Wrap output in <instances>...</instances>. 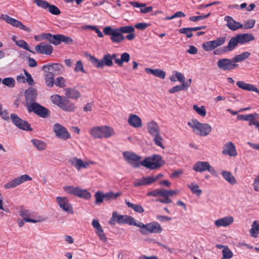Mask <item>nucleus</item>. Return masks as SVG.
<instances>
[{
	"label": "nucleus",
	"instance_id": "nucleus-49",
	"mask_svg": "<svg viewBox=\"0 0 259 259\" xmlns=\"http://www.w3.org/2000/svg\"><path fill=\"white\" fill-rule=\"evenodd\" d=\"M226 39V37H221L217 38L216 40H211L214 48L215 49L217 47L223 45L225 43Z\"/></svg>",
	"mask_w": 259,
	"mask_h": 259
},
{
	"label": "nucleus",
	"instance_id": "nucleus-50",
	"mask_svg": "<svg viewBox=\"0 0 259 259\" xmlns=\"http://www.w3.org/2000/svg\"><path fill=\"white\" fill-rule=\"evenodd\" d=\"M33 2L38 7L45 10L48 9L50 4L48 2L44 0H34Z\"/></svg>",
	"mask_w": 259,
	"mask_h": 259
},
{
	"label": "nucleus",
	"instance_id": "nucleus-36",
	"mask_svg": "<svg viewBox=\"0 0 259 259\" xmlns=\"http://www.w3.org/2000/svg\"><path fill=\"white\" fill-rule=\"evenodd\" d=\"M250 55V53L248 52H244L241 54L235 55L233 58L235 63L236 62H242L247 58H248Z\"/></svg>",
	"mask_w": 259,
	"mask_h": 259
},
{
	"label": "nucleus",
	"instance_id": "nucleus-17",
	"mask_svg": "<svg viewBox=\"0 0 259 259\" xmlns=\"http://www.w3.org/2000/svg\"><path fill=\"white\" fill-rule=\"evenodd\" d=\"M222 153L231 157L237 156V152L235 145L232 142H227L224 145Z\"/></svg>",
	"mask_w": 259,
	"mask_h": 259
},
{
	"label": "nucleus",
	"instance_id": "nucleus-9",
	"mask_svg": "<svg viewBox=\"0 0 259 259\" xmlns=\"http://www.w3.org/2000/svg\"><path fill=\"white\" fill-rule=\"evenodd\" d=\"M42 70L48 74H52L53 77L60 74L63 71V66L59 64H52L44 65Z\"/></svg>",
	"mask_w": 259,
	"mask_h": 259
},
{
	"label": "nucleus",
	"instance_id": "nucleus-3",
	"mask_svg": "<svg viewBox=\"0 0 259 259\" xmlns=\"http://www.w3.org/2000/svg\"><path fill=\"white\" fill-rule=\"evenodd\" d=\"M188 124L193 131L197 130V134L200 136H206L211 131V127L207 123H201L197 119H192L188 122Z\"/></svg>",
	"mask_w": 259,
	"mask_h": 259
},
{
	"label": "nucleus",
	"instance_id": "nucleus-12",
	"mask_svg": "<svg viewBox=\"0 0 259 259\" xmlns=\"http://www.w3.org/2000/svg\"><path fill=\"white\" fill-rule=\"evenodd\" d=\"M32 180V178L27 174L21 175L20 177H18L11 181L7 183L4 185L5 189H12L16 187L18 185L22 183Z\"/></svg>",
	"mask_w": 259,
	"mask_h": 259
},
{
	"label": "nucleus",
	"instance_id": "nucleus-39",
	"mask_svg": "<svg viewBox=\"0 0 259 259\" xmlns=\"http://www.w3.org/2000/svg\"><path fill=\"white\" fill-rule=\"evenodd\" d=\"M124 224H127L130 225H133L135 226H137L140 227L141 229V225H142V223L139 222L137 223L136 220L130 215H126V220H125Z\"/></svg>",
	"mask_w": 259,
	"mask_h": 259
},
{
	"label": "nucleus",
	"instance_id": "nucleus-46",
	"mask_svg": "<svg viewBox=\"0 0 259 259\" xmlns=\"http://www.w3.org/2000/svg\"><path fill=\"white\" fill-rule=\"evenodd\" d=\"M96 200L95 204H99L103 202L105 200L104 193L102 191H98L95 194Z\"/></svg>",
	"mask_w": 259,
	"mask_h": 259
},
{
	"label": "nucleus",
	"instance_id": "nucleus-30",
	"mask_svg": "<svg viewBox=\"0 0 259 259\" xmlns=\"http://www.w3.org/2000/svg\"><path fill=\"white\" fill-rule=\"evenodd\" d=\"M19 213L20 215L23 218L24 220L26 222L36 223L40 221L39 220H34L29 218L28 217L30 216V214L29 211L28 210L21 209L19 211Z\"/></svg>",
	"mask_w": 259,
	"mask_h": 259
},
{
	"label": "nucleus",
	"instance_id": "nucleus-15",
	"mask_svg": "<svg viewBox=\"0 0 259 259\" xmlns=\"http://www.w3.org/2000/svg\"><path fill=\"white\" fill-rule=\"evenodd\" d=\"M35 50L39 54L50 55L53 53V47L49 44L42 42L35 46Z\"/></svg>",
	"mask_w": 259,
	"mask_h": 259
},
{
	"label": "nucleus",
	"instance_id": "nucleus-51",
	"mask_svg": "<svg viewBox=\"0 0 259 259\" xmlns=\"http://www.w3.org/2000/svg\"><path fill=\"white\" fill-rule=\"evenodd\" d=\"M255 20L254 19H250L245 21L243 24L242 28L244 29H251L254 26Z\"/></svg>",
	"mask_w": 259,
	"mask_h": 259
},
{
	"label": "nucleus",
	"instance_id": "nucleus-62",
	"mask_svg": "<svg viewBox=\"0 0 259 259\" xmlns=\"http://www.w3.org/2000/svg\"><path fill=\"white\" fill-rule=\"evenodd\" d=\"M182 90H184L183 87L182 86V84H181V85H178L170 89L168 92L170 94H173V93L179 92Z\"/></svg>",
	"mask_w": 259,
	"mask_h": 259
},
{
	"label": "nucleus",
	"instance_id": "nucleus-5",
	"mask_svg": "<svg viewBox=\"0 0 259 259\" xmlns=\"http://www.w3.org/2000/svg\"><path fill=\"white\" fill-rule=\"evenodd\" d=\"M85 54L90 57V61L97 68H102L104 66L111 67L113 65V62L111 59L110 54L104 55L101 60H99L94 56L89 55L87 53Z\"/></svg>",
	"mask_w": 259,
	"mask_h": 259
},
{
	"label": "nucleus",
	"instance_id": "nucleus-41",
	"mask_svg": "<svg viewBox=\"0 0 259 259\" xmlns=\"http://www.w3.org/2000/svg\"><path fill=\"white\" fill-rule=\"evenodd\" d=\"M187 186L190 188L191 192L198 196H199L202 191L199 188V186L197 184L195 185L194 183H192L189 184H187Z\"/></svg>",
	"mask_w": 259,
	"mask_h": 259
},
{
	"label": "nucleus",
	"instance_id": "nucleus-43",
	"mask_svg": "<svg viewBox=\"0 0 259 259\" xmlns=\"http://www.w3.org/2000/svg\"><path fill=\"white\" fill-rule=\"evenodd\" d=\"M223 257L221 259H231L233 256V253L228 247H224L222 250Z\"/></svg>",
	"mask_w": 259,
	"mask_h": 259
},
{
	"label": "nucleus",
	"instance_id": "nucleus-32",
	"mask_svg": "<svg viewBox=\"0 0 259 259\" xmlns=\"http://www.w3.org/2000/svg\"><path fill=\"white\" fill-rule=\"evenodd\" d=\"M222 175L225 180L231 185L235 184L237 182L235 177L232 175L231 172L227 170H223Z\"/></svg>",
	"mask_w": 259,
	"mask_h": 259
},
{
	"label": "nucleus",
	"instance_id": "nucleus-13",
	"mask_svg": "<svg viewBox=\"0 0 259 259\" xmlns=\"http://www.w3.org/2000/svg\"><path fill=\"white\" fill-rule=\"evenodd\" d=\"M217 65L218 67L223 70H231L238 66V64L235 63L233 58L219 59L217 62Z\"/></svg>",
	"mask_w": 259,
	"mask_h": 259
},
{
	"label": "nucleus",
	"instance_id": "nucleus-57",
	"mask_svg": "<svg viewBox=\"0 0 259 259\" xmlns=\"http://www.w3.org/2000/svg\"><path fill=\"white\" fill-rule=\"evenodd\" d=\"M96 233L98 235L99 238L100 240L104 242H106L107 240V238L105 235V233L104 232V231L102 228L96 231Z\"/></svg>",
	"mask_w": 259,
	"mask_h": 259
},
{
	"label": "nucleus",
	"instance_id": "nucleus-59",
	"mask_svg": "<svg viewBox=\"0 0 259 259\" xmlns=\"http://www.w3.org/2000/svg\"><path fill=\"white\" fill-rule=\"evenodd\" d=\"M150 26V24L146 23H138L135 25V28L141 30H145L147 27Z\"/></svg>",
	"mask_w": 259,
	"mask_h": 259
},
{
	"label": "nucleus",
	"instance_id": "nucleus-11",
	"mask_svg": "<svg viewBox=\"0 0 259 259\" xmlns=\"http://www.w3.org/2000/svg\"><path fill=\"white\" fill-rule=\"evenodd\" d=\"M194 170L197 172H203L208 170L212 175L216 176L217 172L214 168L207 161H198L193 166Z\"/></svg>",
	"mask_w": 259,
	"mask_h": 259
},
{
	"label": "nucleus",
	"instance_id": "nucleus-26",
	"mask_svg": "<svg viewBox=\"0 0 259 259\" xmlns=\"http://www.w3.org/2000/svg\"><path fill=\"white\" fill-rule=\"evenodd\" d=\"M236 38L240 44H243L254 39V37L250 33L238 34L236 35Z\"/></svg>",
	"mask_w": 259,
	"mask_h": 259
},
{
	"label": "nucleus",
	"instance_id": "nucleus-34",
	"mask_svg": "<svg viewBox=\"0 0 259 259\" xmlns=\"http://www.w3.org/2000/svg\"><path fill=\"white\" fill-rule=\"evenodd\" d=\"M75 196L85 199H89L91 197V194L88 191L79 188H78Z\"/></svg>",
	"mask_w": 259,
	"mask_h": 259
},
{
	"label": "nucleus",
	"instance_id": "nucleus-10",
	"mask_svg": "<svg viewBox=\"0 0 259 259\" xmlns=\"http://www.w3.org/2000/svg\"><path fill=\"white\" fill-rule=\"evenodd\" d=\"M0 19L5 20L7 23L12 25L14 27L19 28L28 32H29L31 31L30 28L25 26L20 21L10 17L9 15L2 14L0 16Z\"/></svg>",
	"mask_w": 259,
	"mask_h": 259
},
{
	"label": "nucleus",
	"instance_id": "nucleus-14",
	"mask_svg": "<svg viewBox=\"0 0 259 259\" xmlns=\"http://www.w3.org/2000/svg\"><path fill=\"white\" fill-rule=\"evenodd\" d=\"M43 39H46L54 45H60L62 42H65V35L63 34H52L50 33H43L41 35Z\"/></svg>",
	"mask_w": 259,
	"mask_h": 259
},
{
	"label": "nucleus",
	"instance_id": "nucleus-1",
	"mask_svg": "<svg viewBox=\"0 0 259 259\" xmlns=\"http://www.w3.org/2000/svg\"><path fill=\"white\" fill-rule=\"evenodd\" d=\"M124 159L133 167L138 168L140 165L150 169H155L161 167L164 163L162 157L157 154L146 157L140 162L141 157L135 153L125 151L123 153Z\"/></svg>",
	"mask_w": 259,
	"mask_h": 259
},
{
	"label": "nucleus",
	"instance_id": "nucleus-29",
	"mask_svg": "<svg viewBox=\"0 0 259 259\" xmlns=\"http://www.w3.org/2000/svg\"><path fill=\"white\" fill-rule=\"evenodd\" d=\"M145 71L149 74H151L161 79H164L165 77V72L161 69H153L149 68H146Z\"/></svg>",
	"mask_w": 259,
	"mask_h": 259
},
{
	"label": "nucleus",
	"instance_id": "nucleus-48",
	"mask_svg": "<svg viewBox=\"0 0 259 259\" xmlns=\"http://www.w3.org/2000/svg\"><path fill=\"white\" fill-rule=\"evenodd\" d=\"M152 137L153 138V141L156 145L160 147L162 149L164 148V146L162 142V138L160 135V133H159V134H158V135L157 134Z\"/></svg>",
	"mask_w": 259,
	"mask_h": 259
},
{
	"label": "nucleus",
	"instance_id": "nucleus-18",
	"mask_svg": "<svg viewBox=\"0 0 259 259\" xmlns=\"http://www.w3.org/2000/svg\"><path fill=\"white\" fill-rule=\"evenodd\" d=\"M224 20L227 22V26L232 31L242 28L243 24L236 21L231 16H227L225 17Z\"/></svg>",
	"mask_w": 259,
	"mask_h": 259
},
{
	"label": "nucleus",
	"instance_id": "nucleus-45",
	"mask_svg": "<svg viewBox=\"0 0 259 259\" xmlns=\"http://www.w3.org/2000/svg\"><path fill=\"white\" fill-rule=\"evenodd\" d=\"M193 109L200 116L202 117L205 116L206 114V111L205 107L204 106H201L199 107L196 105H194L193 106Z\"/></svg>",
	"mask_w": 259,
	"mask_h": 259
},
{
	"label": "nucleus",
	"instance_id": "nucleus-56",
	"mask_svg": "<svg viewBox=\"0 0 259 259\" xmlns=\"http://www.w3.org/2000/svg\"><path fill=\"white\" fill-rule=\"evenodd\" d=\"M202 48L206 51H210L214 49L211 41H206L203 44Z\"/></svg>",
	"mask_w": 259,
	"mask_h": 259
},
{
	"label": "nucleus",
	"instance_id": "nucleus-42",
	"mask_svg": "<svg viewBox=\"0 0 259 259\" xmlns=\"http://www.w3.org/2000/svg\"><path fill=\"white\" fill-rule=\"evenodd\" d=\"M15 44L17 46H18V47L21 48H23L30 52H31L32 53H34V52L32 51H31L30 48H29V47L28 45V44L24 40H17V41H15Z\"/></svg>",
	"mask_w": 259,
	"mask_h": 259
},
{
	"label": "nucleus",
	"instance_id": "nucleus-37",
	"mask_svg": "<svg viewBox=\"0 0 259 259\" xmlns=\"http://www.w3.org/2000/svg\"><path fill=\"white\" fill-rule=\"evenodd\" d=\"M121 195V193L120 192L114 193L112 191H110L106 193H104L105 200L108 201L111 200H115Z\"/></svg>",
	"mask_w": 259,
	"mask_h": 259
},
{
	"label": "nucleus",
	"instance_id": "nucleus-2",
	"mask_svg": "<svg viewBox=\"0 0 259 259\" xmlns=\"http://www.w3.org/2000/svg\"><path fill=\"white\" fill-rule=\"evenodd\" d=\"M114 133V130L107 125L93 127L90 130V134L94 138H109Z\"/></svg>",
	"mask_w": 259,
	"mask_h": 259
},
{
	"label": "nucleus",
	"instance_id": "nucleus-38",
	"mask_svg": "<svg viewBox=\"0 0 259 259\" xmlns=\"http://www.w3.org/2000/svg\"><path fill=\"white\" fill-rule=\"evenodd\" d=\"M125 203L128 207L132 208L137 212L141 213L144 211V208L140 205L134 204L127 201H125Z\"/></svg>",
	"mask_w": 259,
	"mask_h": 259
},
{
	"label": "nucleus",
	"instance_id": "nucleus-28",
	"mask_svg": "<svg viewBox=\"0 0 259 259\" xmlns=\"http://www.w3.org/2000/svg\"><path fill=\"white\" fill-rule=\"evenodd\" d=\"M152 183L151 177H143L141 179L136 180L133 183L135 187H139L143 185H148Z\"/></svg>",
	"mask_w": 259,
	"mask_h": 259
},
{
	"label": "nucleus",
	"instance_id": "nucleus-4",
	"mask_svg": "<svg viewBox=\"0 0 259 259\" xmlns=\"http://www.w3.org/2000/svg\"><path fill=\"white\" fill-rule=\"evenodd\" d=\"M103 32L106 35L110 36V39L113 43L119 44L125 39V37L118 30V28L106 26L104 28Z\"/></svg>",
	"mask_w": 259,
	"mask_h": 259
},
{
	"label": "nucleus",
	"instance_id": "nucleus-60",
	"mask_svg": "<svg viewBox=\"0 0 259 259\" xmlns=\"http://www.w3.org/2000/svg\"><path fill=\"white\" fill-rule=\"evenodd\" d=\"M56 200L60 207L65 211V197H57Z\"/></svg>",
	"mask_w": 259,
	"mask_h": 259
},
{
	"label": "nucleus",
	"instance_id": "nucleus-25",
	"mask_svg": "<svg viewBox=\"0 0 259 259\" xmlns=\"http://www.w3.org/2000/svg\"><path fill=\"white\" fill-rule=\"evenodd\" d=\"M53 131L56 136L58 138H64L65 137V127L61 124L56 123L53 125Z\"/></svg>",
	"mask_w": 259,
	"mask_h": 259
},
{
	"label": "nucleus",
	"instance_id": "nucleus-16",
	"mask_svg": "<svg viewBox=\"0 0 259 259\" xmlns=\"http://www.w3.org/2000/svg\"><path fill=\"white\" fill-rule=\"evenodd\" d=\"M37 95V90L34 88H28L25 92V96L27 103V107L30 104L35 102V99Z\"/></svg>",
	"mask_w": 259,
	"mask_h": 259
},
{
	"label": "nucleus",
	"instance_id": "nucleus-20",
	"mask_svg": "<svg viewBox=\"0 0 259 259\" xmlns=\"http://www.w3.org/2000/svg\"><path fill=\"white\" fill-rule=\"evenodd\" d=\"M128 123L135 128L142 126V122L141 118L137 115L131 114L128 119Z\"/></svg>",
	"mask_w": 259,
	"mask_h": 259
},
{
	"label": "nucleus",
	"instance_id": "nucleus-6",
	"mask_svg": "<svg viewBox=\"0 0 259 259\" xmlns=\"http://www.w3.org/2000/svg\"><path fill=\"white\" fill-rule=\"evenodd\" d=\"M140 232L143 234H147L148 232L150 233H160L162 228L160 225L157 222L154 221L146 225L142 223Z\"/></svg>",
	"mask_w": 259,
	"mask_h": 259
},
{
	"label": "nucleus",
	"instance_id": "nucleus-22",
	"mask_svg": "<svg viewBox=\"0 0 259 259\" xmlns=\"http://www.w3.org/2000/svg\"><path fill=\"white\" fill-rule=\"evenodd\" d=\"M147 130L150 135L153 137L160 133V128L158 124L152 120L147 123Z\"/></svg>",
	"mask_w": 259,
	"mask_h": 259
},
{
	"label": "nucleus",
	"instance_id": "nucleus-58",
	"mask_svg": "<svg viewBox=\"0 0 259 259\" xmlns=\"http://www.w3.org/2000/svg\"><path fill=\"white\" fill-rule=\"evenodd\" d=\"M78 187H75L73 186H67L66 187V192L68 193L72 194L73 195H76L78 190Z\"/></svg>",
	"mask_w": 259,
	"mask_h": 259
},
{
	"label": "nucleus",
	"instance_id": "nucleus-55",
	"mask_svg": "<svg viewBox=\"0 0 259 259\" xmlns=\"http://www.w3.org/2000/svg\"><path fill=\"white\" fill-rule=\"evenodd\" d=\"M76 107L75 104L68 99H66V111H73Z\"/></svg>",
	"mask_w": 259,
	"mask_h": 259
},
{
	"label": "nucleus",
	"instance_id": "nucleus-61",
	"mask_svg": "<svg viewBox=\"0 0 259 259\" xmlns=\"http://www.w3.org/2000/svg\"><path fill=\"white\" fill-rule=\"evenodd\" d=\"M57 87H63L65 85V80L63 77H59L56 79L55 84Z\"/></svg>",
	"mask_w": 259,
	"mask_h": 259
},
{
	"label": "nucleus",
	"instance_id": "nucleus-7",
	"mask_svg": "<svg viewBox=\"0 0 259 259\" xmlns=\"http://www.w3.org/2000/svg\"><path fill=\"white\" fill-rule=\"evenodd\" d=\"M28 111L33 112L35 114L42 118H46L49 116V110L37 103L30 104L28 106Z\"/></svg>",
	"mask_w": 259,
	"mask_h": 259
},
{
	"label": "nucleus",
	"instance_id": "nucleus-8",
	"mask_svg": "<svg viewBox=\"0 0 259 259\" xmlns=\"http://www.w3.org/2000/svg\"><path fill=\"white\" fill-rule=\"evenodd\" d=\"M10 118L13 123L19 128L26 131H32L30 124L26 121L20 118L16 114H11Z\"/></svg>",
	"mask_w": 259,
	"mask_h": 259
},
{
	"label": "nucleus",
	"instance_id": "nucleus-64",
	"mask_svg": "<svg viewBox=\"0 0 259 259\" xmlns=\"http://www.w3.org/2000/svg\"><path fill=\"white\" fill-rule=\"evenodd\" d=\"M0 116L4 120L9 121L10 117L7 110H1L0 111Z\"/></svg>",
	"mask_w": 259,
	"mask_h": 259
},
{
	"label": "nucleus",
	"instance_id": "nucleus-33",
	"mask_svg": "<svg viewBox=\"0 0 259 259\" xmlns=\"http://www.w3.org/2000/svg\"><path fill=\"white\" fill-rule=\"evenodd\" d=\"M31 142L33 146L36 148L38 150H44L47 147L46 143L43 141L37 139H32Z\"/></svg>",
	"mask_w": 259,
	"mask_h": 259
},
{
	"label": "nucleus",
	"instance_id": "nucleus-53",
	"mask_svg": "<svg viewBox=\"0 0 259 259\" xmlns=\"http://www.w3.org/2000/svg\"><path fill=\"white\" fill-rule=\"evenodd\" d=\"M74 70L75 72L81 71L84 73H87L86 71L83 68V66L81 60H78L76 62Z\"/></svg>",
	"mask_w": 259,
	"mask_h": 259
},
{
	"label": "nucleus",
	"instance_id": "nucleus-47",
	"mask_svg": "<svg viewBox=\"0 0 259 259\" xmlns=\"http://www.w3.org/2000/svg\"><path fill=\"white\" fill-rule=\"evenodd\" d=\"M118 28V30L120 31L121 33H133L135 31V28L133 26L128 25L125 26H121Z\"/></svg>",
	"mask_w": 259,
	"mask_h": 259
},
{
	"label": "nucleus",
	"instance_id": "nucleus-21",
	"mask_svg": "<svg viewBox=\"0 0 259 259\" xmlns=\"http://www.w3.org/2000/svg\"><path fill=\"white\" fill-rule=\"evenodd\" d=\"M81 93L75 88H66V98L77 100L81 97Z\"/></svg>",
	"mask_w": 259,
	"mask_h": 259
},
{
	"label": "nucleus",
	"instance_id": "nucleus-24",
	"mask_svg": "<svg viewBox=\"0 0 259 259\" xmlns=\"http://www.w3.org/2000/svg\"><path fill=\"white\" fill-rule=\"evenodd\" d=\"M236 84L240 89L246 91H254L259 94V90L252 84L245 83L243 81H237Z\"/></svg>",
	"mask_w": 259,
	"mask_h": 259
},
{
	"label": "nucleus",
	"instance_id": "nucleus-40",
	"mask_svg": "<svg viewBox=\"0 0 259 259\" xmlns=\"http://www.w3.org/2000/svg\"><path fill=\"white\" fill-rule=\"evenodd\" d=\"M44 78L47 86L49 88H52L55 84L54 77L52 74L45 73Z\"/></svg>",
	"mask_w": 259,
	"mask_h": 259
},
{
	"label": "nucleus",
	"instance_id": "nucleus-27",
	"mask_svg": "<svg viewBox=\"0 0 259 259\" xmlns=\"http://www.w3.org/2000/svg\"><path fill=\"white\" fill-rule=\"evenodd\" d=\"M51 100L54 104L65 110L64 100H63L61 96L57 94L54 95L51 97Z\"/></svg>",
	"mask_w": 259,
	"mask_h": 259
},
{
	"label": "nucleus",
	"instance_id": "nucleus-52",
	"mask_svg": "<svg viewBox=\"0 0 259 259\" xmlns=\"http://www.w3.org/2000/svg\"><path fill=\"white\" fill-rule=\"evenodd\" d=\"M180 33L185 34L188 38H191L193 36L192 31L190 27L183 28L179 30Z\"/></svg>",
	"mask_w": 259,
	"mask_h": 259
},
{
	"label": "nucleus",
	"instance_id": "nucleus-54",
	"mask_svg": "<svg viewBox=\"0 0 259 259\" xmlns=\"http://www.w3.org/2000/svg\"><path fill=\"white\" fill-rule=\"evenodd\" d=\"M49 12L51 14L55 15H57L60 14L61 12L57 7L54 5L49 4L48 9Z\"/></svg>",
	"mask_w": 259,
	"mask_h": 259
},
{
	"label": "nucleus",
	"instance_id": "nucleus-31",
	"mask_svg": "<svg viewBox=\"0 0 259 259\" xmlns=\"http://www.w3.org/2000/svg\"><path fill=\"white\" fill-rule=\"evenodd\" d=\"M130 60V55L127 53L121 54L119 59H115V64L119 66H122L124 63H128Z\"/></svg>",
	"mask_w": 259,
	"mask_h": 259
},
{
	"label": "nucleus",
	"instance_id": "nucleus-44",
	"mask_svg": "<svg viewBox=\"0 0 259 259\" xmlns=\"http://www.w3.org/2000/svg\"><path fill=\"white\" fill-rule=\"evenodd\" d=\"M3 83L9 88H13L15 85V80L12 77H6L2 79Z\"/></svg>",
	"mask_w": 259,
	"mask_h": 259
},
{
	"label": "nucleus",
	"instance_id": "nucleus-63",
	"mask_svg": "<svg viewBox=\"0 0 259 259\" xmlns=\"http://www.w3.org/2000/svg\"><path fill=\"white\" fill-rule=\"evenodd\" d=\"M26 59L28 60V65L30 67H34L37 65V62L35 60L30 56H27Z\"/></svg>",
	"mask_w": 259,
	"mask_h": 259
},
{
	"label": "nucleus",
	"instance_id": "nucleus-23",
	"mask_svg": "<svg viewBox=\"0 0 259 259\" xmlns=\"http://www.w3.org/2000/svg\"><path fill=\"white\" fill-rule=\"evenodd\" d=\"M232 217H226L215 221L214 224L217 227H226L229 226L233 222Z\"/></svg>",
	"mask_w": 259,
	"mask_h": 259
},
{
	"label": "nucleus",
	"instance_id": "nucleus-35",
	"mask_svg": "<svg viewBox=\"0 0 259 259\" xmlns=\"http://www.w3.org/2000/svg\"><path fill=\"white\" fill-rule=\"evenodd\" d=\"M239 44L236 36L232 37L229 41L227 46H225L228 52L232 51Z\"/></svg>",
	"mask_w": 259,
	"mask_h": 259
},
{
	"label": "nucleus",
	"instance_id": "nucleus-19",
	"mask_svg": "<svg viewBox=\"0 0 259 259\" xmlns=\"http://www.w3.org/2000/svg\"><path fill=\"white\" fill-rule=\"evenodd\" d=\"M68 162L71 165L76 167L78 170H80L81 168H86L89 165L88 162H84L82 159L77 158H72L68 160Z\"/></svg>",
	"mask_w": 259,
	"mask_h": 259
}]
</instances>
